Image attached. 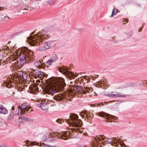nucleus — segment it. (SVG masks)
<instances>
[{"label":"nucleus","instance_id":"nucleus-1","mask_svg":"<svg viewBox=\"0 0 147 147\" xmlns=\"http://www.w3.org/2000/svg\"><path fill=\"white\" fill-rule=\"evenodd\" d=\"M16 49V48L13 47L9 49L7 46L3 47L2 51H0V61H2V59L5 56H4L3 53H4V55L7 54L10 56L9 60H10V62L16 60L13 63H16L20 67H22L27 62L32 61L34 59V56L33 53L27 47H24L18 49Z\"/></svg>","mask_w":147,"mask_h":147},{"label":"nucleus","instance_id":"nucleus-2","mask_svg":"<svg viewBox=\"0 0 147 147\" xmlns=\"http://www.w3.org/2000/svg\"><path fill=\"white\" fill-rule=\"evenodd\" d=\"M64 81V78L61 77L52 78L40 85L46 93L53 96L57 92L63 90L66 85Z\"/></svg>","mask_w":147,"mask_h":147},{"label":"nucleus","instance_id":"nucleus-3","mask_svg":"<svg viewBox=\"0 0 147 147\" xmlns=\"http://www.w3.org/2000/svg\"><path fill=\"white\" fill-rule=\"evenodd\" d=\"M93 91L91 87H86L83 88L81 86H76L74 87L73 90L69 89L67 94H65L64 93L58 94L54 96L53 99L58 101H61L64 99L68 100V97L70 98L71 96V98L76 94L79 95V96H81L84 94H89V97H91V96L93 95H95V92H93Z\"/></svg>","mask_w":147,"mask_h":147},{"label":"nucleus","instance_id":"nucleus-4","mask_svg":"<svg viewBox=\"0 0 147 147\" xmlns=\"http://www.w3.org/2000/svg\"><path fill=\"white\" fill-rule=\"evenodd\" d=\"M40 36H38L37 40L36 38H34L32 36L30 38V42L32 46H38L37 49L39 50H45L50 48L51 46V43L50 41L44 42L43 39H47L49 36L45 32H43L40 34Z\"/></svg>","mask_w":147,"mask_h":147},{"label":"nucleus","instance_id":"nucleus-5","mask_svg":"<svg viewBox=\"0 0 147 147\" xmlns=\"http://www.w3.org/2000/svg\"><path fill=\"white\" fill-rule=\"evenodd\" d=\"M77 130L74 128H71L70 131H63L60 133H52L47 135V138L49 137V139L47 140L48 142H51L52 140L55 141L56 138L55 137L57 136V138H59L64 140H66L69 138L70 135L71 134V132L75 134Z\"/></svg>","mask_w":147,"mask_h":147},{"label":"nucleus","instance_id":"nucleus-6","mask_svg":"<svg viewBox=\"0 0 147 147\" xmlns=\"http://www.w3.org/2000/svg\"><path fill=\"white\" fill-rule=\"evenodd\" d=\"M30 108L28 106L25 104H22L21 106L18 107V111L17 113L18 115L20 116L23 115L26 111L27 112L29 111ZM19 119H22V121L24 122V121L28 120V118L26 117H22V116H19Z\"/></svg>","mask_w":147,"mask_h":147},{"label":"nucleus","instance_id":"nucleus-7","mask_svg":"<svg viewBox=\"0 0 147 147\" xmlns=\"http://www.w3.org/2000/svg\"><path fill=\"white\" fill-rule=\"evenodd\" d=\"M71 120L69 121V123L71 125L74 127H80L82 125V121L78 119V116L76 114H73L71 116Z\"/></svg>","mask_w":147,"mask_h":147},{"label":"nucleus","instance_id":"nucleus-8","mask_svg":"<svg viewBox=\"0 0 147 147\" xmlns=\"http://www.w3.org/2000/svg\"><path fill=\"white\" fill-rule=\"evenodd\" d=\"M58 69L60 72L65 75L67 76V77H69L70 79L74 78L76 77L73 72L69 71L67 68L64 66L59 67Z\"/></svg>","mask_w":147,"mask_h":147},{"label":"nucleus","instance_id":"nucleus-9","mask_svg":"<svg viewBox=\"0 0 147 147\" xmlns=\"http://www.w3.org/2000/svg\"><path fill=\"white\" fill-rule=\"evenodd\" d=\"M107 142L111 145L115 146H118V144H119L120 146L123 147V145H124L122 141L116 138L107 139Z\"/></svg>","mask_w":147,"mask_h":147},{"label":"nucleus","instance_id":"nucleus-10","mask_svg":"<svg viewBox=\"0 0 147 147\" xmlns=\"http://www.w3.org/2000/svg\"><path fill=\"white\" fill-rule=\"evenodd\" d=\"M51 102L54 103V101L53 100L48 99H46L45 101H41L40 105V107L43 110L47 111L48 110V108L47 104H51Z\"/></svg>","mask_w":147,"mask_h":147},{"label":"nucleus","instance_id":"nucleus-11","mask_svg":"<svg viewBox=\"0 0 147 147\" xmlns=\"http://www.w3.org/2000/svg\"><path fill=\"white\" fill-rule=\"evenodd\" d=\"M14 79L11 77L8 78L6 81L4 82L3 84V86H5L7 88H11L13 85H14Z\"/></svg>","mask_w":147,"mask_h":147},{"label":"nucleus","instance_id":"nucleus-12","mask_svg":"<svg viewBox=\"0 0 147 147\" xmlns=\"http://www.w3.org/2000/svg\"><path fill=\"white\" fill-rule=\"evenodd\" d=\"M81 113L83 114V115L80 114V115L82 118L86 119L89 120H91L93 117V115L92 113L88 112L86 111H82Z\"/></svg>","mask_w":147,"mask_h":147},{"label":"nucleus","instance_id":"nucleus-13","mask_svg":"<svg viewBox=\"0 0 147 147\" xmlns=\"http://www.w3.org/2000/svg\"><path fill=\"white\" fill-rule=\"evenodd\" d=\"M33 74L35 75V77L36 78L39 77L41 78L42 79V77H44L45 75L43 72H42L38 70H36L34 69L33 71Z\"/></svg>","mask_w":147,"mask_h":147},{"label":"nucleus","instance_id":"nucleus-14","mask_svg":"<svg viewBox=\"0 0 147 147\" xmlns=\"http://www.w3.org/2000/svg\"><path fill=\"white\" fill-rule=\"evenodd\" d=\"M97 115L98 116L103 117L105 119H107L108 121H106L107 122H110L109 119L110 120L111 117V116L110 115L103 112L99 113L97 114Z\"/></svg>","mask_w":147,"mask_h":147},{"label":"nucleus","instance_id":"nucleus-15","mask_svg":"<svg viewBox=\"0 0 147 147\" xmlns=\"http://www.w3.org/2000/svg\"><path fill=\"white\" fill-rule=\"evenodd\" d=\"M114 92H112L110 93V94H107V96L109 97H124L125 96V95H122L118 93H116L115 94H113Z\"/></svg>","mask_w":147,"mask_h":147},{"label":"nucleus","instance_id":"nucleus-16","mask_svg":"<svg viewBox=\"0 0 147 147\" xmlns=\"http://www.w3.org/2000/svg\"><path fill=\"white\" fill-rule=\"evenodd\" d=\"M7 110L2 105H0V113L4 114H7L8 113Z\"/></svg>","mask_w":147,"mask_h":147},{"label":"nucleus","instance_id":"nucleus-17","mask_svg":"<svg viewBox=\"0 0 147 147\" xmlns=\"http://www.w3.org/2000/svg\"><path fill=\"white\" fill-rule=\"evenodd\" d=\"M44 32V31H43L41 33H38V34H37L36 35V34H35V36H33L32 35H31L29 37H28V41L29 42V43H30V44H31L32 45V43H32L31 42H30L31 40H30V38H31V36H32V37H33L34 38H36V40H37V38L38 37V36H40L41 35H40V34H41L42 33V32Z\"/></svg>","mask_w":147,"mask_h":147},{"label":"nucleus","instance_id":"nucleus-18","mask_svg":"<svg viewBox=\"0 0 147 147\" xmlns=\"http://www.w3.org/2000/svg\"><path fill=\"white\" fill-rule=\"evenodd\" d=\"M9 18V17L7 16L4 13H1L0 14V21L3 20H7Z\"/></svg>","mask_w":147,"mask_h":147},{"label":"nucleus","instance_id":"nucleus-19","mask_svg":"<svg viewBox=\"0 0 147 147\" xmlns=\"http://www.w3.org/2000/svg\"><path fill=\"white\" fill-rule=\"evenodd\" d=\"M17 116V114L14 111H11V112L10 113L9 116L8 117V119L9 120H11L15 116Z\"/></svg>","mask_w":147,"mask_h":147},{"label":"nucleus","instance_id":"nucleus-20","mask_svg":"<svg viewBox=\"0 0 147 147\" xmlns=\"http://www.w3.org/2000/svg\"><path fill=\"white\" fill-rule=\"evenodd\" d=\"M42 63L40 61L35 62L34 64V66L35 67H38L40 68L41 67Z\"/></svg>","mask_w":147,"mask_h":147},{"label":"nucleus","instance_id":"nucleus-21","mask_svg":"<svg viewBox=\"0 0 147 147\" xmlns=\"http://www.w3.org/2000/svg\"><path fill=\"white\" fill-rule=\"evenodd\" d=\"M54 62L58 59V57L55 54H53L50 58Z\"/></svg>","mask_w":147,"mask_h":147},{"label":"nucleus","instance_id":"nucleus-22","mask_svg":"<svg viewBox=\"0 0 147 147\" xmlns=\"http://www.w3.org/2000/svg\"><path fill=\"white\" fill-rule=\"evenodd\" d=\"M118 11V10L115 8L114 7L113 10L112 14L111 16V17H113V15H116Z\"/></svg>","mask_w":147,"mask_h":147},{"label":"nucleus","instance_id":"nucleus-23","mask_svg":"<svg viewBox=\"0 0 147 147\" xmlns=\"http://www.w3.org/2000/svg\"><path fill=\"white\" fill-rule=\"evenodd\" d=\"M41 139L42 141H47V140H49V137L47 138V135H43L42 136Z\"/></svg>","mask_w":147,"mask_h":147},{"label":"nucleus","instance_id":"nucleus-24","mask_svg":"<svg viewBox=\"0 0 147 147\" xmlns=\"http://www.w3.org/2000/svg\"><path fill=\"white\" fill-rule=\"evenodd\" d=\"M33 7L37 9H39V3L37 2H36L35 4H33Z\"/></svg>","mask_w":147,"mask_h":147},{"label":"nucleus","instance_id":"nucleus-25","mask_svg":"<svg viewBox=\"0 0 147 147\" xmlns=\"http://www.w3.org/2000/svg\"><path fill=\"white\" fill-rule=\"evenodd\" d=\"M24 72L23 71H18L16 74L19 77H21L23 76V74Z\"/></svg>","mask_w":147,"mask_h":147},{"label":"nucleus","instance_id":"nucleus-26","mask_svg":"<svg viewBox=\"0 0 147 147\" xmlns=\"http://www.w3.org/2000/svg\"><path fill=\"white\" fill-rule=\"evenodd\" d=\"M53 62V61L49 59L46 62V63L48 65H51Z\"/></svg>","mask_w":147,"mask_h":147},{"label":"nucleus","instance_id":"nucleus-27","mask_svg":"<svg viewBox=\"0 0 147 147\" xmlns=\"http://www.w3.org/2000/svg\"><path fill=\"white\" fill-rule=\"evenodd\" d=\"M23 76H22V77H21V78H23L24 80H26V78L27 77V75L25 73H23Z\"/></svg>","mask_w":147,"mask_h":147},{"label":"nucleus","instance_id":"nucleus-28","mask_svg":"<svg viewBox=\"0 0 147 147\" xmlns=\"http://www.w3.org/2000/svg\"><path fill=\"white\" fill-rule=\"evenodd\" d=\"M32 142H29L28 140H27L26 141V146L28 147H29V146H30V143H31Z\"/></svg>","mask_w":147,"mask_h":147},{"label":"nucleus","instance_id":"nucleus-29","mask_svg":"<svg viewBox=\"0 0 147 147\" xmlns=\"http://www.w3.org/2000/svg\"><path fill=\"white\" fill-rule=\"evenodd\" d=\"M123 23L124 24H126L128 22V19H125L123 20Z\"/></svg>","mask_w":147,"mask_h":147},{"label":"nucleus","instance_id":"nucleus-30","mask_svg":"<svg viewBox=\"0 0 147 147\" xmlns=\"http://www.w3.org/2000/svg\"><path fill=\"white\" fill-rule=\"evenodd\" d=\"M42 145L43 146H45L46 147H50L51 146H49L48 145L45 144L44 143H43Z\"/></svg>","mask_w":147,"mask_h":147},{"label":"nucleus","instance_id":"nucleus-31","mask_svg":"<svg viewBox=\"0 0 147 147\" xmlns=\"http://www.w3.org/2000/svg\"><path fill=\"white\" fill-rule=\"evenodd\" d=\"M101 139H103L101 137V138H96L95 139V140H96L97 141H100Z\"/></svg>","mask_w":147,"mask_h":147},{"label":"nucleus","instance_id":"nucleus-32","mask_svg":"<svg viewBox=\"0 0 147 147\" xmlns=\"http://www.w3.org/2000/svg\"><path fill=\"white\" fill-rule=\"evenodd\" d=\"M93 105H94V106L93 107H97L98 106H100V103H98L97 104V105H95V104H93Z\"/></svg>","mask_w":147,"mask_h":147},{"label":"nucleus","instance_id":"nucleus-33","mask_svg":"<svg viewBox=\"0 0 147 147\" xmlns=\"http://www.w3.org/2000/svg\"><path fill=\"white\" fill-rule=\"evenodd\" d=\"M57 121L58 123L59 124L62 123V121L61 120H57Z\"/></svg>","mask_w":147,"mask_h":147},{"label":"nucleus","instance_id":"nucleus-34","mask_svg":"<svg viewBox=\"0 0 147 147\" xmlns=\"http://www.w3.org/2000/svg\"><path fill=\"white\" fill-rule=\"evenodd\" d=\"M15 109V108L14 106H13L12 108V111H13Z\"/></svg>","mask_w":147,"mask_h":147},{"label":"nucleus","instance_id":"nucleus-35","mask_svg":"<svg viewBox=\"0 0 147 147\" xmlns=\"http://www.w3.org/2000/svg\"><path fill=\"white\" fill-rule=\"evenodd\" d=\"M48 3L51 5H52L53 4V2H52L51 3L50 2H49V1L48 2Z\"/></svg>","mask_w":147,"mask_h":147},{"label":"nucleus","instance_id":"nucleus-36","mask_svg":"<svg viewBox=\"0 0 147 147\" xmlns=\"http://www.w3.org/2000/svg\"><path fill=\"white\" fill-rule=\"evenodd\" d=\"M51 105L52 106H55V104H53V105L51 104Z\"/></svg>","mask_w":147,"mask_h":147},{"label":"nucleus","instance_id":"nucleus-37","mask_svg":"<svg viewBox=\"0 0 147 147\" xmlns=\"http://www.w3.org/2000/svg\"><path fill=\"white\" fill-rule=\"evenodd\" d=\"M113 42L115 43H117V41L116 40H114L113 41Z\"/></svg>","mask_w":147,"mask_h":147},{"label":"nucleus","instance_id":"nucleus-38","mask_svg":"<svg viewBox=\"0 0 147 147\" xmlns=\"http://www.w3.org/2000/svg\"><path fill=\"white\" fill-rule=\"evenodd\" d=\"M82 147V146L81 145H79L78 146V147Z\"/></svg>","mask_w":147,"mask_h":147},{"label":"nucleus","instance_id":"nucleus-39","mask_svg":"<svg viewBox=\"0 0 147 147\" xmlns=\"http://www.w3.org/2000/svg\"><path fill=\"white\" fill-rule=\"evenodd\" d=\"M3 8H2L1 7H0V10H2Z\"/></svg>","mask_w":147,"mask_h":147},{"label":"nucleus","instance_id":"nucleus-40","mask_svg":"<svg viewBox=\"0 0 147 147\" xmlns=\"http://www.w3.org/2000/svg\"><path fill=\"white\" fill-rule=\"evenodd\" d=\"M33 111V109H31L30 110V112H31L32 111Z\"/></svg>","mask_w":147,"mask_h":147},{"label":"nucleus","instance_id":"nucleus-41","mask_svg":"<svg viewBox=\"0 0 147 147\" xmlns=\"http://www.w3.org/2000/svg\"><path fill=\"white\" fill-rule=\"evenodd\" d=\"M101 104L102 105H103V104L102 103H101Z\"/></svg>","mask_w":147,"mask_h":147},{"label":"nucleus","instance_id":"nucleus-42","mask_svg":"<svg viewBox=\"0 0 147 147\" xmlns=\"http://www.w3.org/2000/svg\"><path fill=\"white\" fill-rule=\"evenodd\" d=\"M0 123H1L0 122Z\"/></svg>","mask_w":147,"mask_h":147}]
</instances>
